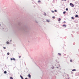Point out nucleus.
Listing matches in <instances>:
<instances>
[{"label": "nucleus", "instance_id": "f257e3e1", "mask_svg": "<svg viewBox=\"0 0 79 79\" xmlns=\"http://www.w3.org/2000/svg\"><path fill=\"white\" fill-rule=\"evenodd\" d=\"M70 5L71 6H72V7H74V4H72V3H70Z\"/></svg>", "mask_w": 79, "mask_h": 79}, {"label": "nucleus", "instance_id": "f03ea898", "mask_svg": "<svg viewBox=\"0 0 79 79\" xmlns=\"http://www.w3.org/2000/svg\"><path fill=\"white\" fill-rule=\"evenodd\" d=\"M10 60H14V61L16 60V59L15 58H11Z\"/></svg>", "mask_w": 79, "mask_h": 79}, {"label": "nucleus", "instance_id": "7ed1b4c3", "mask_svg": "<svg viewBox=\"0 0 79 79\" xmlns=\"http://www.w3.org/2000/svg\"><path fill=\"white\" fill-rule=\"evenodd\" d=\"M28 77H29L30 78H31V75L30 74H28Z\"/></svg>", "mask_w": 79, "mask_h": 79}, {"label": "nucleus", "instance_id": "20e7f679", "mask_svg": "<svg viewBox=\"0 0 79 79\" xmlns=\"http://www.w3.org/2000/svg\"><path fill=\"white\" fill-rule=\"evenodd\" d=\"M63 27H66V25H62Z\"/></svg>", "mask_w": 79, "mask_h": 79}, {"label": "nucleus", "instance_id": "39448f33", "mask_svg": "<svg viewBox=\"0 0 79 79\" xmlns=\"http://www.w3.org/2000/svg\"><path fill=\"white\" fill-rule=\"evenodd\" d=\"M75 17L76 18H78L79 17V16L78 15H76L75 16Z\"/></svg>", "mask_w": 79, "mask_h": 79}, {"label": "nucleus", "instance_id": "423d86ee", "mask_svg": "<svg viewBox=\"0 0 79 79\" xmlns=\"http://www.w3.org/2000/svg\"><path fill=\"white\" fill-rule=\"evenodd\" d=\"M20 77H21L22 79H24V78H23V77L22 76H21V75L20 76Z\"/></svg>", "mask_w": 79, "mask_h": 79}, {"label": "nucleus", "instance_id": "0eeeda50", "mask_svg": "<svg viewBox=\"0 0 79 79\" xmlns=\"http://www.w3.org/2000/svg\"><path fill=\"white\" fill-rule=\"evenodd\" d=\"M72 71H76V69H73L72 70Z\"/></svg>", "mask_w": 79, "mask_h": 79}, {"label": "nucleus", "instance_id": "6e6552de", "mask_svg": "<svg viewBox=\"0 0 79 79\" xmlns=\"http://www.w3.org/2000/svg\"><path fill=\"white\" fill-rule=\"evenodd\" d=\"M71 18H72V19H74V18L73 17H72Z\"/></svg>", "mask_w": 79, "mask_h": 79}, {"label": "nucleus", "instance_id": "1a4fd4ad", "mask_svg": "<svg viewBox=\"0 0 79 79\" xmlns=\"http://www.w3.org/2000/svg\"><path fill=\"white\" fill-rule=\"evenodd\" d=\"M58 21H61V19H60V18H59V19L58 20Z\"/></svg>", "mask_w": 79, "mask_h": 79}, {"label": "nucleus", "instance_id": "9d476101", "mask_svg": "<svg viewBox=\"0 0 79 79\" xmlns=\"http://www.w3.org/2000/svg\"><path fill=\"white\" fill-rule=\"evenodd\" d=\"M6 73H7V72L6 71H5L4 72V73L5 74H6Z\"/></svg>", "mask_w": 79, "mask_h": 79}, {"label": "nucleus", "instance_id": "9b49d317", "mask_svg": "<svg viewBox=\"0 0 79 79\" xmlns=\"http://www.w3.org/2000/svg\"><path fill=\"white\" fill-rule=\"evenodd\" d=\"M10 79H13V77H10Z\"/></svg>", "mask_w": 79, "mask_h": 79}, {"label": "nucleus", "instance_id": "f8f14e48", "mask_svg": "<svg viewBox=\"0 0 79 79\" xmlns=\"http://www.w3.org/2000/svg\"><path fill=\"white\" fill-rule=\"evenodd\" d=\"M44 16H46V13H44Z\"/></svg>", "mask_w": 79, "mask_h": 79}, {"label": "nucleus", "instance_id": "ddd939ff", "mask_svg": "<svg viewBox=\"0 0 79 79\" xmlns=\"http://www.w3.org/2000/svg\"><path fill=\"white\" fill-rule=\"evenodd\" d=\"M7 54L8 55H10V53L8 52L7 53Z\"/></svg>", "mask_w": 79, "mask_h": 79}, {"label": "nucleus", "instance_id": "4468645a", "mask_svg": "<svg viewBox=\"0 0 79 79\" xmlns=\"http://www.w3.org/2000/svg\"><path fill=\"white\" fill-rule=\"evenodd\" d=\"M70 62H73V60H70Z\"/></svg>", "mask_w": 79, "mask_h": 79}, {"label": "nucleus", "instance_id": "2eb2a0df", "mask_svg": "<svg viewBox=\"0 0 79 79\" xmlns=\"http://www.w3.org/2000/svg\"><path fill=\"white\" fill-rule=\"evenodd\" d=\"M6 44H9V42L7 41V42H6Z\"/></svg>", "mask_w": 79, "mask_h": 79}, {"label": "nucleus", "instance_id": "dca6fc26", "mask_svg": "<svg viewBox=\"0 0 79 79\" xmlns=\"http://www.w3.org/2000/svg\"><path fill=\"white\" fill-rule=\"evenodd\" d=\"M65 13H66V11H64L63 12V14H65Z\"/></svg>", "mask_w": 79, "mask_h": 79}, {"label": "nucleus", "instance_id": "f3484780", "mask_svg": "<svg viewBox=\"0 0 79 79\" xmlns=\"http://www.w3.org/2000/svg\"><path fill=\"white\" fill-rule=\"evenodd\" d=\"M47 22H48V23H49V22H50V21H49V20H47Z\"/></svg>", "mask_w": 79, "mask_h": 79}, {"label": "nucleus", "instance_id": "a211bd4d", "mask_svg": "<svg viewBox=\"0 0 79 79\" xmlns=\"http://www.w3.org/2000/svg\"><path fill=\"white\" fill-rule=\"evenodd\" d=\"M58 54L59 55H61V53H58Z\"/></svg>", "mask_w": 79, "mask_h": 79}, {"label": "nucleus", "instance_id": "6ab92c4d", "mask_svg": "<svg viewBox=\"0 0 79 79\" xmlns=\"http://www.w3.org/2000/svg\"><path fill=\"white\" fill-rule=\"evenodd\" d=\"M54 11L55 12H57V10H55Z\"/></svg>", "mask_w": 79, "mask_h": 79}, {"label": "nucleus", "instance_id": "aec40b11", "mask_svg": "<svg viewBox=\"0 0 79 79\" xmlns=\"http://www.w3.org/2000/svg\"><path fill=\"white\" fill-rule=\"evenodd\" d=\"M55 16L52 17V18L53 19H55Z\"/></svg>", "mask_w": 79, "mask_h": 79}, {"label": "nucleus", "instance_id": "412c9836", "mask_svg": "<svg viewBox=\"0 0 79 79\" xmlns=\"http://www.w3.org/2000/svg\"><path fill=\"white\" fill-rule=\"evenodd\" d=\"M3 48H4V49H6V48L5 47H3Z\"/></svg>", "mask_w": 79, "mask_h": 79}, {"label": "nucleus", "instance_id": "4be33fe9", "mask_svg": "<svg viewBox=\"0 0 79 79\" xmlns=\"http://www.w3.org/2000/svg\"><path fill=\"white\" fill-rule=\"evenodd\" d=\"M66 11H68V9L66 8Z\"/></svg>", "mask_w": 79, "mask_h": 79}, {"label": "nucleus", "instance_id": "5701e85b", "mask_svg": "<svg viewBox=\"0 0 79 79\" xmlns=\"http://www.w3.org/2000/svg\"><path fill=\"white\" fill-rule=\"evenodd\" d=\"M64 24H65V23H66V22L64 21Z\"/></svg>", "mask_w": 79, "mask_h": 79}, {"label": "nucleus", "instance_id": "b1692460", "mask_svg": "<svg viewBox=\"0 0 79 79\" xmlns=\"http://www.w3.org/2000/svg\"><path fill=\"white\" fill-rule=\"evenodd\" d=\"M21 56H19V58H21Z\"/></svg>", "mask_w": 79, "mask_h": 79}, {"label": "nucleus", "instance_id": "393cba45", "mask_svg": "<svg viewBox=\"0 0 79 79\" xmlns=\"http://www.w3.org/2000/svg\"><path fill=\"white\" fill-rule=\"evenodd\" d=\"M38 2H40V1H38Z\"/></svg>", "mask_w": 79, "mask_h": 79}, {"label": "nucleus", "instance_id": "a878e982", "mask_svg": "<svg viewBox=\"0 0 79 79\" xmlns=\"http://www.w3.org/2000/svg\"><path fill=\"white\" fill-rule=\"evenodd\" d=\"M25 79H28L27 78H25Z\"/></svg>", "mask_w": 79, "mask_h": 79}, {"label": "nucleus", "instance_id": "bb28decb", "mask_svg": "<svg viewBox=\"0 0 79 79\" xmlns=\"http://www.w3.org/2000/svg\"><path fill=\"white\" fill-rule=\"evenodd\" d=\"M53 68H54V67H53L52 69H53Z\"/></svg>", "mask_w": 79, "mask_h": 79}, {"label": "nucleus", "instance_id": "cd10ccee", "mask_svg": "<svg viewBox=\"0 0 79 79\" xmlns=\"http://www.w3.org/2000/svg\"><path fill=\"white\" fill-rule=\"evenodd\" d=\"M64 1H66V0H64Z\"/></svg>", "mask_w": 79, "mask_h": 79}, {"label": "nucleus", "instance_id": "c85d7f7f", "mask_svg": "<svg viewBox=\"0 0 79 79\" xmlns=\"http://www.w3.org/2000/svg\"><path fill=\"white\" fill-rule=\"evenodd\" d=\"M62 0L63 1V0Z\"/></svg>", "mask_w": 79, "mask_h": 79}]
</instances>
